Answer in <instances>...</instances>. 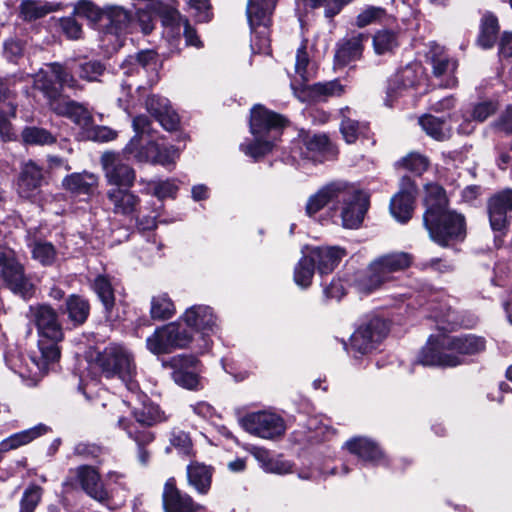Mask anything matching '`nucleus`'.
Returning <instances> with one entry per match:
<instances>
[{
	"label": "nucleus",
	"mask_w": 512,
	"mask_h": 512,
	"mask_svg": "<svg viewBox=\"0 0 512 512\" xmlns=\"http://www.w3.org/2000/svg\"><path fill=\"white\" fill-rule=\"evenodd\" d=\"M60 26L63 33L71 40L80 39L82 36V27L74 17H65L60 20Z\"/></svg>",
	"instance_id": "0e129e2a"
},
{
	"label": "nucleus",
	"mask_w": 512,
	"mask_h": 512,
	"mask_svg": "<svg viewBox=\"0 0 512 512\" xmlns=\"http://www.w3.org/2000/svg\"><path fill=\"white\" fill-rule=\"evenodd\" d=\"M417 80L416 70L412 66H406L395 75L388 88V94L392 96L397 91L413 87Z\"/></svg>",
	"instance_id": "37998d69"
},
{
	"label": "nucleus",
	"mask_w": 512,
	"mask_h": 512,
	"mask_svg": "<svg viewBox=\"0 0 512 512\" xmlns=\"http://www.w3.org/2000/svg\"><path fill=\"white\" fill-rule=\"evenodd\" d=\"M387 334L388 326L382 318L366 317L351 335V348L359 354H368L380 345Z\"/></svg>",
	"instance_id": "9d476101"
},
{
	"label": "nucleus",
	"mask_w": 512,
	"mask_h": 512,
	"mask_svg": "<svg viewBox=\"0 0 512 512\" xmlns=\"http://www.w3.org/2000/svg\"><path fill=\"white\" fill-rule=\"evenodd\" d=\"M134 417L139 424L145 426H152L167 420L165 413L153 403H143L141 408L134 410Z\"/></svg>",
	"instance_id": "58836bf2"
},
{
	"label": "nucleus",
	"mask_w": 512,
	"mask_h": 512,
	"mask_svg": "<svg viewBox=\"0 0 512 512\" xmlns=\"http://www.w3.org/2000/svg\"><path fill=\"white\" fill-rule=\"evenodd\" d=\"M140 183H146L147 189H145V193H151L153 196L157 197L159 200H163L165 198H174L178 191V186L174 179H167L164 181H144L141 180Z\"/></svg>",
	"instance_id": "79ce46f5"
},
{
	"label": "nucleus",
	"mask_w": 512,
	"mask_h": 512,
	"mask_svg": "<svg viewBox=\"0 0 512 512\" xmlns=\"http://www.w3.org/2000/svg\"><path fill=\"white\" fill-rule=\"evenodd\" d=\"M308 3L313 9L323 7L327 18H333L342 10L338 0H308Z\"/></svg>",
	"instance_id": "69168bd1"
},
{
	"label": "nucleus",
	"mask_w": 512,
	"mask_h": 512,
	"mask_svg": "<svg viewBox=\"0 0 512 512\" xmlns=\"http://www.w3.org/2000/svg\"><path fill=\"white\" fill-rule=\"evenodd\" d=\"M117 135V131L107 126L94 125L93 122L81 139L95 142H109L116 139Z\"/></svg>",
	"instance_id": "4d7b16f0"
},
{
	"label": "nucleus",
	"mask_w": 512,
	"mask_h": 512,
	"mask_svg": "<svg viewBox=\"0 0 512 512\" xmlns=\"http://www.w3.org/2000/svg\"><path fill=\"white\" fill-rule=\"evenodd\" d=\"M46 432L47 427L43 424H39L30 429L15 433L0 442V452H7L29 444Z\"/></svg>",
	"instance_id": "473e14b6"
},
{
	"label": "nucleus",
	"mask_w": 512,
	"mask_h": 512,
	"mask_svg": "<svg viewBox=\"0 0 512 512\" xmlns=\"http://www.w3.org/2000/svg\"><path fill=\"white\" fill-rule=\"evenodd\" d=\"M345 446L350 453L355 454L365 462L376 463L383 456L381 449L368 438L355 437L347 441Z\"/></svg>",
	"instance_id": "2f4dec72"
},
{
	"label": "nucleus",
	"mask_w": 512,
	"mask_h": 512,
	"mask_svg": "<svg viewBox=\"0 0 512 512\" xmlns=\"http://www.w3.org/2000/svg\"><path fill=\"white\" fill-rule=\"evenodd\" d=\"M400 165L416 175H421L427 170L429 160L426 156L420 153L412 152L402 158Z\"/></svg>",
	"instance_id": "6e6d98bb"
},
{
	"label": "nucleus",
	"mask_w": 512,
	"mask_h": 512,
	"mask_svg": "<svg viewBox=\"0 0 512 512\" xmlns=\"http://www.w3.org/2000/svg\"><path fill=\"white\" fill-rule=\"evenodd\" d=\"M32 257L43 266H51L56 260L57 252L52 243L37 241L32 248Z\"/></svg>",
	"instance_id": "8fccbe9b"
},
{
	"label": "nucleus",
	"mask_w": 512,
	"mask_h": 512,
	"mask_svg": "<svg viewBox=\"0 0 512 512\" xmlns=\"http://www.w3.org/2000/svg\"><path fill=\"white\" fill-rule=\"evenodd\" d=\"M104 65L96 60L86 61L79 65V77L87 81H97L104 73Z\"/></svg>",
	"instance_id": "bf43d9fd"
},
{
	"label": "nucleus",
	"mask_w": 512,
	"mask_h": 512,
	"mask_svg": "<svg viewBox=\"0 0 512 512\" xmlns=\"http://www.w3.org/2000/svg\"><path fill=\"white\" fill-rule=\"evenodd\" d=\"M416 192L412 179L408 176L402 177L400 189L390 201V212L398 222L406 223L412 217Z\"/></svg>",
	"instance_id": "6ab92c4d"
},
{
	"label": "nucleus",
	"mask_w": 512,
	"mask_h": 512,
	"mask_svg": "<svg viewBox=\"0 0 512 512\" xmlns=\"http://www.w3.org/2000/svg\"><path fill=\"white\" fill-rule=\"evenodd\" d=\"M343 196L340 197L342 226L347 229H357L363 222L368 210V197L353 185L345 183Z\"/></svg>",
	"instance_id": "4468645a"
},
{
	"label": "nucleus",
	"mask_w": 512,
	"mask_h": 512,
	"mask_svg": "<svg viewBox=\"0 0 512 512\" xmlns=\"http://www.w3.org/2000/svg\"><path fill=\"white\" fill-rule=\"evenodd\" d=\"M21 136L23 141L30 145H49L56 141L48 130L39 127H26Z\"/></svg>",
	"instance_id": "09e8293b"
},
{
	"label": "nucleus",
	"mask_w": 512,
	"mask_h": 512,
	"mask_svg": "<svg viewBox=\"0 0 512 512\" xmlns=\"http://www.w3.org/2000/svg\"><path fill=\"white\" fill-rule=\"evenodd\" d=\"M33 322L38 330L37 350L32 351L30 361V373L34 377L45 375L51 364L60 358L59 342L63 340L64 334L58 320L56 311L48 305H39L31 308Z\"/></svg>",
	"instance_id": "7ed1b4c3"
},
{
	"label": "nucleus",
	"mask_w": 512,
	"mask_h": 512,
	"mask_svg": "<svg viewBox=\"0 0 512 512\" xmlns=\"http://www.w3.org/2000/svg\"><path fill=\"white\" fill-rule=\"evenodd\" d=\"M124 152L138 162H151L162 166L174 165L179 158L180 151L174 146L159 145L149 141L139 148L138 137H133L124 148Z\"/></svg>",
	"instance_id": "f8f14e48"
},
{
	"label": "nucleus",
	"mask_w": 512,
	"mask_h": 512,
	"mask_svg": "<svg viewBox=\"0 0 512 512\" xmlns=\"http://www.w3.org/2000/svg\"><path fill=\"white\" fill-rule=\"evenodd\" d=\"M176 312L175 305L166 293L155 295L151 299L150 315L154 320H167Z\"/></svg>",
	"instance_id": "c9c22d12"
},
{
	"label": "nucleus",
	"mask_w": 512,
	"mask_h": 512,
	"mask_svg": "<svg viewBox=\"0 0 512 512\" xmlns=\"http://www.w3.org/2000/svg\"><path fill=\"white\" fill-rule=\"evenodd\" d=\"M198 359L194 356L180 355L171 359L174 368L172 378L175 383L186 389H197L200 380L197 373Z\"/></svg>",
	"instance_id": "aec40b11"
},
{
	"label": "nucleus",
	"mask_w": 512,
	"mask_h": 512,
	"mask_svg": "<svg viewBox=\"0 0 512 512\" xmlns=\"http://www.w3.org/2000/svg\"><path fill=\"white\" fill-rule=\"evenodd\" d=\"M385 16V10L380 7L369 6L356 17V26L359 28L378 23Z\"/></svg>",
	"instance_id": "13d9d810"
},
{
	"label": "nucleus",
	"mask_w": 512,
	"mask_h": 512,
	"mask_svg": "<svg viewBox=\"0 0 512 512\" xmlns=\"http://www.w3.org/2000/svg\"><path fill=\"white\" fill-rule=\"evenodd\" d=\"M143 7L137 8L138 23L144 34H149L154 29L155 15L165 14L167 18H173L175 11L168 8L163 2L158 0H143Z\"/></svg>",
	"instance_id": "bb28decb"
},
{
	"label": "nucleus",
	"mask_w": 512,
	"mask_h": 512,
	"mask_svg": "<svg viewBox=\"0 0 512 512\" xmlns=\"http://www.w3.org/2000/svg\"><path fill=\"white\" fill-rule=\"evenodd\" d=\"M345 250L340 247H319L310 252L314 265L317 263L321 274L332 272L345 256Z\"/></svg>",
	"instance_id": "c756f323"
},
{
	"label": "nucleus",
	"mask_w": 512,
	"mask_h": 512,
	"mask_svg": "<svg viewBox=\"0 0 512 512\" xmlns=\"http://www.w3.org/2000/svg\"><path fill=\"white\" fill-rule=\"evenodd\" d=\"M180 320L199 335L202 341L199 345L201 350H207L210 347V337L219 331L218 317L207 305H193L187 308Z\"/></svg>",
	"instance_id": "1a4fd4ad"
},
{
	"label": "nucleus",
	"mask_w": 512,
	"mask_h": 512,
	"mask_svg": "<svg viewBox=\"0 0 512 512\" xmlns=\"http://www.w3.org/2000/svg\"><path fill=\"white\" fill-rule=\"evenodd\" d=\"M498 20L492 14H486L483 16L480 26V34L478 36V44L483 49H489L493 47L496 35L498 33Z\"/></svg>",
	"instance_id": "4c0bfd02"
},
{
	"label": "nucleus",
	"mask_w": 512,
	"mask_h": 512,
	"mask_svg": "<svg viewBox=\"0 0 512 512\" xmlns=\"http://www.w3.org/2000/svg\"><path fill=\"white\" fill-rule=\"evenodd\" d=\"M118 424L126 430L128 436L136 442L138 447H145L154 440V434L147 429H138L135 425H127L122 418L119 419Z\"/></svg>",
	"instance_id": "5fc2aeb1"
},
{
	"label": "nucleus",
	"mask_w": 512,
	"mask_h": 512,
	"mask_svg": "<svg viewBox=\"0 0 512 512\" xmlns=\"http://www.w3.org/2000/svg\"><path fill=\"white\" fill-rule=\"evenodd\" d=\"M0 280L13 294L24 299L31 298L35 292L34 284L12 250L0 251Z\"/></svg>",
	"instance_id": "6e6552de"
},
{
	"label": "nucleus",
	"mask_w": 512,
	"mask_h": 512,
	"mask_svg": "<svg viewBox=\"0 0 512 512\" xmlns=\"http://www.w3.org/2000/svg\"><path fill=\"white\" fill-rule=\"evenodd\" d=\"M419 124L426 134L435 140L443 141L451 135V129L445 121L435 116L425 115L419 119Z\"/></svg>",
	"instance_id": "f704fd0d"
},
{
	"label": "nucleus",
	"mask_w": 512,
	"mask_h": 512,
	"mask_svg": "<svg viewBox=\"0 0 512 512\" xmlns=\"http://www.w3.org/2000/svg\"><path fill=\"white\" fill-rule=\"evenodd\" d=\"M77 478L83 490L93 499L104 503L108 500V492L100 483V478L95 469L89 466H81L76 469Z\"/></svg>",
	"instance_id": "cd10ccee"
},
{
	"label": "nucleus",
	"mask_w": 512,
	"mask_h": 512,
	"mask_svg": "<svg viewBox=\"0 0 512 512\" xmlns=\"http://www.w3.org/2000/svg\"><path fill=\"white\" fill-rule=\"evenodd\" d=\"M496 110L497 106L494 102H481L474 106L471 118L477 122H484L488 117L493 115Z\"/></svg>",
	"instance_id": "680f3d73"
},
{
	"label": "nucleus",
	"mask_w": 512,
	"mask_h": 512,
	"mask_svg": "<svg viewBox=\"0 0 512 512\" xmlns=\"http://www.w3.org/2000/svg\"><path fill=\"white\" fill-rule=\"evenodd\" d=\"M315 272V265L311 255H304L296 264L294 269V281L302 287L307 288L312 282Z\"/></svg>",
	"instance_id": "a19ab883"
},
{
	"label": "nucleus",
	"mask_w": 512,
	"mask_h": 512,
	"mask_svg": "<svg viewBox=\"0 0 512 512\" xmlns=\"http://www.w3.org/2000/svg\"><path fill=\"white\" fill-rule=\"evenodd\" d=\"M148 111L155 117L163 115L170 106L169 100L160 96H151L146 101Z\"/></svg>",
	"instance_id": "338daca9"
},
{
	"label": "nucleus",
	"mask_w": 512,
	"mask_h": 512,
	"mask_svg": "<svg viewBox=\"0 0 512 512\" xmlns=\"http://www.w3.org/2000/svg\"><path fill=\"white\" fill-rule=\"evenodd\" d=\"M286 120L261 105L251 110L250 131L254 141L241 144V150L255 160L269 153L275 141L280 137Z\"/></svg>",
	"instance_id": "20e7f679"
},
{
	"label": "nucleus",
	"mask_w": 512,
	"mask_h": 512,
	"mask_svg": "<svg viewBox=\"0 0 512 512\" xmlns=\"http://www.w3.org/2000/svg\"><path fill=\"white\" fill-rule=\"evenodd\" d=\"M170 443L179 453L189 455L192 450V442L190 436L181 430H174L171 433Z\"/></svg>",
	"instance_id": "052dcab7"
},
{
	"label": "nucleus",
	"mask_w": 512,
	"mask_h": 512,
	"mask_svg": "<svg viewBox=\"0 0 512 512\" xmlns=\"http://www.w3.org/2000/svg\"><path fill=\"white\" fill-rule=\"evenodd\" d=\"M108 24L105 28V34L115 36L117 45L121 46V37L131 31L132 16L121 6H109L105 9Z\"/></svg>",
	"instance_id": "b1692460"
},
{
	"label": "nucleus",
	"mask_w": 512,
	"mask_h": 512,
	"mask_svg": "<svg viewBox=\"0 0 512 512\" xmlns=\"http://www.w3.org/2000/svg\"><path fill=\"white\" fill-rule=\"evenodd\" d=\"M239 423L249 434L268 440L281 437L286 430L284 420L269 411L247 413L239 419Z\"/></svg>",
	"instance_id": "9b49d317"
},
{
	"label": "nucleus",
	"mask_w": 512,
	"mask_h": 512,
	"mask_svg": "<svg viewBox=\"0 0 512 512\" xmlns=\"http://www.w3.org/2000/svg\"><path fill=\"white\" fill-rule=\"evenodd\" d=\"M162 504L165 512H202L205 509L188 493L180 490L174 478L168 479L164 484Z\"/></svg>",
	"instance_id": "a211bd4d"
},
{
	"label": "nucleus",
	"mask_w": 512,
	"mask_h": 512,
	"mask_svg": "<svg viewBox=\"0 0 512 512\" xmlns=\"http://www.w3.org/2000/svg\"><path fill=\"white\" fill-rule=\"evenodd\" d=\"M105 10L95 5L89 0H79L73 9V15L84 18L90 23H97L103 16Z\"/></svg>",
	"instance_id": "de8ad7c7"
},
{
	"label": "nucleus",
	"mask_w": 512,
	"mask_h": 512,
	"mask_svg": "<svg viewBox=\"0 0 512 512\" xmlns=\"http://www.w3.org/2000/svg\"><path fill=\"white\" fill-rule=\"evenodd\" d=\"M277 0H248L247 20L252 32L259 37V51L269 47L268 28Z\"/></svg>",
	"instance_id": "ddd939ff"
},
{
	"label": "nucleus",
	"mask_w": 512,
	"mask_h": 512,
	"mask_svg": "<svg viewBox=\"0 0 512 512\" xmlns=\"http://www.w3.org/2000/svg\"><path fill=\"white\" fill-rule=\"evenodd\" d=\"M19 17L33 22L61 9V4L45 0H24L19 5Z\"/></svg>",
	"instance_id": "c85d7f7f"
},
{
	"label": "nucleus",
	"mask_w": 512,
	"mask_h": 512,
	"mask_svg": "<svg viewBox=\"0 0 512 512\" xmlns=\"http://www.w3.org/2000/svg\"><path fill=\"white\" fill-rule=\"evenodd\" d=\"M349 108H345L341 110L342 121L340 125V130L343 135V138L347 143H354L358 136L363 133L366 129L365 124L358 122L357 120L351 119L346 115L349 113Z\"/></svg>",
	"instance_id": "a18cd8bd"
},
{
	"label": "nucleus",
	"mask_w": 512,
	"mask_h": 512,
	"mask_svg": "<svg viewBox=\"0 0 512 512\" xmlns=\"http://www.w3.org/2000/svg\"><path fill=\"white\" fill-rule=\"evenodd\" d=\"M34 85L43 91L49 100L51 109L58 115L69 118L80 129L79 137L82 138L86 130L93 123L91 113L82 105L67 98H58V89L48 79L47 72L40 71L34 77Z\"/></svg>",
	"instance_id": "423d86ee"
},
{
	"label": "nucleus",
	"mask_w": 512,
	"mask_h": 512,
	"mask_svg": "<svg viewBox=\"0 0 512 512\" xmlns=\"http://www.w3.org/2000/svg\"><path fill=\"white\" fill-rule=\"evenodd\" d=\"M67 312L71 321L76 324H82L86 321L90 306L87 300L76 295H72L67 300Z\"/></svg>",
	"instance_id": "c03bdc74"
},
{
	"label": "nucleus",
	"mask_w": 512,
	"mask_h": 512,
	"mask_svg": "<svg viewBox=\"0 0 512 512\" xmlns=\"http://www.w3.org/2000/svg\"><path fill=\"white\" fill-rule=\"evenodd\" d=\"M490 226L499 236L508 227V213L512 212V189H505L492 195L487 202Z\"/></svg>",
	"instance_id": "f3484780"
},
{
	"label": "nucleus",
	"mask_w": 512,
	"mask_h": 512,
	"mask_svg": "<svg viewBox=\"0 0 512 512\" xmlns=\"http://www.w3.org/2000/svg\"><path fill=\"white\" fill-rule=\"evenodd\" d=\"M167 326L163 325L157 328L154 333L146 339L147 349L155 354H168L174 351L170 333Z\"/></svg>",
	"instance_id": "72a5a7b5"
},
{
	"label": "nucleus",
	"mask_w": 512,
	"mask_h": 512,
	"mask_svg": "<svg viewBox=\"0 0 512 512\" xmlns=\"http://www.w3.org/2000/svg\"><path fill=\"white\" fill-rule=\"evenodd\" d=\"M430 58L434 76L441 79L440 86L444 88L456 87L458 81L454 73L458 67V62L445 55L442 48L437 45L432 47Z\"/></svg>",
	"instance_id": "412c9836"
},
{
	"label": "nucleus",
	"mask_w": 512,
	"mask_h": 512,
	"mask_svg": "<svg viewBox=\"0 0 512 512\" xmlns=\"http://www.w3.org/2000/svg\"><path fill=\"white\" fill-rule=\"evenodd\" d=\"M106 199L114 215L129 219L138 217L141 199L130 188L112 187L107 190Z\"/></svg>",
	"instance_id": "dca6fc26"
},
{
	"label": "nucleus",
	"mask_w": 512,
	"mask_h": 512,
	"mask_svg": "<svg viewBox=\"0 0 512 512\" xmlns=\"http://www.w3.org/2000/svg\"><path fill=\"white\" fill-rule=\"evenodd\" d=\"M43 489L38 485H29L20 501V512H34L41 501Z\"/></svg>",
	"instance_id": "864d4df0"
},
{
	"label": "nucleus",
	"mask_w": 512,
	"mask_h": 512,
	"mask_svg": "<svg viewBox=\"0 0 512 512\" xmlns=\"http://www.w3.org/2000/svg\"><path fill=\"white\" fill-rule=\"evenodd\" d=\"M156 68V54L154 51L147 50L141 51L136 56H130L122 64V69L125 74H130L136 71L145 70L148 67Z\"/></svg>",
	"instance_id": "e433bc0d"
},
{
	"label": "nucleus",
	"mask_w": 512,
	"mask_h": 512,
	"mask_svg": "<svg viewBox=\"0 0 512 512\" xmlns=\"http://www.w3.org/2000/svg\"><path fill=\"white\" fill-rule=\"evenodd\" d=\"M104 178L112 187L132 188L136 180V171L124 162L115 152H105L100 158Z\"/></svg>",
	"instance_id": "2eb2a0df"
},
{
	"label": "nucleus",
	"mask_w": 512,
	"mask_h": 512,
	"mask_svg": "<svg viewBox=\"0 0 512 512\" xmlns=\"http://www.w3.org/2000/svg\"><path fill=\"white\" fill-rule=\"evenodd\" d=\"M345 181H334L320 188L308 198L305 212L309 217L314 216L329 203H340V197L345 192Z\"/></svg>",
	"instance_id": "4be33fe9"
},
{
	"label": "nucleus",
	"mask_w": 512,
	"mask_h": 512,
	"mask_svg": "<svg viewBox=\"0 0 512 512\" xmlns=\"http://www.w3.org/2000/svg\"><path fill=\"white\" fill-rule=\"evenodd\" d=\"M213 473L212 466L193 461L186 469L188 484L198 494L206 495L211 488Z\"/></svg>",
	"instance_id": "a878e982"
},
{
	"label": "nucleus",
	"mask_w": 512,
	"mask_h": 512,
	"mask_svg": "<svg viewBox=\"0 0 512 512\" xmlns=\"http://www.w3.org/2000/svg\"><path fill=\"white\" fill-rule=\"evenodd\" d=\"M435 318L439 323V329L443 331L453 330L459 324L455 312L450 307L441 309Z\"/></svg>",
	"instance_id": "e2e57ef3"
},
{
	"label": "nucleus",
	"mask_w": 512,
	"mask_h": 512,
	"mask_svg": "<svg viewBox=\"0 0 512 512\" xmlns=\"http://www.w3.org/2000/svg\"><path fill=\"white\" fill-rule=\"evenodd\" d=\"M368 39L369 35L366 33H356L349 38L343 39L338 44L335 54L336 65L346 66L351 62L359 60Z\"/></svg>",
	"instance_id": "393cba45"
},
{
	"label": "nucleus",
	"mask_w": 512,
	"mask_h": 512,
	"mask_svg": "<svg viewBox=\"0 0 512 512\" xmlns=\"http://www.w3.org/2000/svg\"><path fill=\"white\" fill-rule=\"evenodd\" d=\"M412 256L405 252H396L378 257L367 267L366 272L359 273L355 286L361 292L369 293L390 280V274L410 266Z\"/></svg>",
	"instance_id": "0eeeda50"
},
{
	"label": "nucleus",
	"mask_w": 512,
	"mask_h": 512,
	"mask_svg": "<svg viewBox=\"0 0 512 512\" xmlns=\"http://www.w3.org/2000/svg\"><path fill=\"white\" fill-rule=\"evenodd\" d=\"M42 180V168L32 161L25 163L17 181L19 196L24 199L34 198L39 193Z\"/></svg>",
	"instance_id": "5701e85b"
},
{
	"label": "nucleus",
	"mask_w": 512,
	"mask_h": 512,
	"mask_svg": "<svg viewBox=\"0 0 512 512\" xmlns=\"http://www.w3.org/2000/svg\"><path fill=\"white\" fill-rule=\"evenodd\" d=\"M99 178L94 173L84 171L67 175L63 181V187L78 195H91L98 187Z\"/></svg>",
	"instance_id": "7c9ffc66"
},
{
	"label": "nucleus",
	"mask_w": 512,
	"mask_h": 512,
	"mask_svg": "<svg viewBox=\"0 0 512 512\" xmlns=\"http://www.w3.org/2000/svg\"><path fill=\"white\" fill-rule=\"evenodd\" d=\"M307 90L314 99H325L331 96H340L343 93V87L336 80L324 83H315L308 86Z\"/></svg>",
	"instance_id": "3c124183"
},
{
	"label": "nucleus",
	"mask_w": 512,
	"mask_h": 512,
	"mask_svg": "<svg viewBox=\"0 0 512 512\" xmlns=\"http://www.w3.org/2000/svg\"><path fill=\"white\" fill-rule=\"evenodd\" d=\"M166 326L167 331L170 333L174 350L186 348L192 342L191 333L182 327L179 322H171L166 324Z\"/></svg>",
	"instance_id": "603ef678"
},
{
	"label": "nucleus",
	"mask_w": 512,
	"mask_h": 512,
	"mask_svg": "<svg viewBox=\"0 0 512 512\" xmlns=\"http://www.w3.org/2000/svg\"><path fill=\"white\" fill-rule=\"evenodd\" d=\"M372 44L377 55H384L391 53L398 46V37L392 30L381 29L373 35Z\"/></svg>",
	"instance_id": "ea45409f"
},
{
	"label": "nucleus",
	"mask_w": 512,
	"mask_h": 512,
	"mask_svg": "<svg viewBox=\"0 0 512 512\" xmlns=\"http://www.w3.org/2000/svg\"><path fill=\"white\" fill-rule=\"evenodd\" d=\"M485 347V339L474 334L432 335L420 351L418 363L424 366L456 367L463 364L464 356L478 354Z\"/></svg>",
	"instance_id": "f03ea898"
},
{
	"label": "nucleus",
	"mask_w": 512,
	"mask_h": 512,
	"mask_svg": "<svg viewBox=\"0 0 512 512\" xmlns=\"http://www.w3.org/2000/svg\"><path fill=\"white\" fill-rule=\"evenodd\" d=\"M87 358L100 369L104 377L119 378L128 389L136 388L132 381L136 374L134 354L125 345L109 343L102 351H90Z\"/></svg>",
	"instance_id": "39448f33"
},
{
	"label": "nucleus",
	"mask_w": 512,
	"mask_h": 512,
	"mask_svg": "<svg viewBox=\"0 0 512 512\" xmlns=\"http://www.w3.org/2000/svg\"><path fill=\"white\" fill-rule=\"evenodd\" d=\"M93 289L103 303L107 312L114 305L115 297L110 280L104 275H98L93 283Z\"/></svg>",
	"instance_id": "49530a36"
},
{
	"label": "nucleus",
	"mask_w": 512,
	"mask_h": 512,
	"mask_svg": "<svg viewBox=\"0 0 512 512\" xmlns=\"http://www.w3.org/2000/svg\"><path fill=\"white\" fill-rule=\"evenodd\" d=\"M423 222L430 238L441 246L465 236V220L461 214L446 209L447 198L443 188L435 183L425 185Z\"/></svg>",
	"instance_id": "f257e3e1"
},
{
	"label": "nucleus",
	"mask_w": 512,
	"mask_h": 512,
	"mask_svg": "<svg viewBox=\"0 0 512 512\" xmlns=\"http://www.w3.org/2000/svg\"><path fill=\"white\" fill-rule=\"evenodd\" d=\"M51 76L62 86L74 87L75 79L67 72L64 67L58 63L49 65Z\"/></svg>",
	"instance_id": "774afa93"
}]
</instances>
